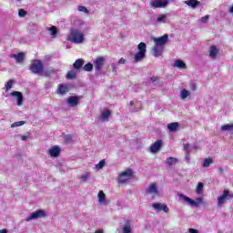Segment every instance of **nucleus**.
<instances>
[{
  "mask_svg": "<svg viewBox=\"0 0 233 233\" xmlns=\"http://www.w3.org/2000/svg\"><path fill=\"white\" fill-rule=\"evenodd\" d=\"M25 121H18V122H15L11 125V128H15L17 127H23V125H25Z\"/></svg>",
  "mask_w": 233,
  "mask_h": 233,
  "instance_id": "obj_38",
  "label": "nucleus"
},
{
  "mask_svg": "<svg viewBox=\"0 0 233 233\" xmlns=\"http://www.w3.org/2000/svg\"><path fill=\"white\" fill-rule=\"evenodd\" d=\"M80 100L81 98L79 96H69L67 98V105L71 107L77 106V105H79Z\"/></svg>",
  "mask_w": 233,
  "mask_h": 233,
  "instance_id": "obj_17",
  "label": "nucleus"
},
{
  "mask_svg": "<svg viewBox=\"0 0 233 233\" xmlns=\"http://www.w3.org/2000/svg\"><path fill=\"white\" fill-rule=\"evenodd\" d=\"M13 85H14V80H9V81L7 82V85H6V92H8V90H10V89L12 88Z\"/></svg>",
  "mask_w": 233,
  "mask_h": 233,
  "instance_id": "obj_43",
  "label": "nucleus"
},
{
  "mask_svg": "<svg viewBox=\"0 0 233 233\" xmlns=\"http://www.w3.org/2000/svg\"><path fill=\"white\" fill-rule=\"evenodd\" d=\"M218 56H219V48H218L216 46H211L209 47L210 59H218Z\"/></svg>",
  "mask_w": 233,
  "mask_h": 233,
  "instance_id": "obj_15",
  "label": "nucleus"
},
{
  "mask_svg": "<svg viewBox=\"0 0 233 233\" xmlns=\"http://www.w3.org/2000/svg\"><path fill=\"white\" fill-rule=\"evenodd\" d=\"M154 210H156L157 212H165L166 214L168 213V207H167V205L162 204V203H154L152 205Z\"/></svg>",
  "mask_w": 233,
  "mask_h": 233,
  "instance_id": "obj_14",
  "label": "nucleus"
},
{
  "mask_svg": "<svg viewBox=\"0 0 233 233\" xmlns=\"http://www.w3.org/2000/svg\"><path fill=\"white\" fill-rule=\"evenodd\" d=\"M27 138H28V137H26V136H22V137H21L22 141H26Z\"/></svg>",
  "mask_w": 233,
  "mask_h": 233,
  "instance_id": "obj_52",
  "label": "nucleus"
},
{
  "mask_svg": "<svg viewBox=\"0 0 233 233\" xmlns=\"http://www.w3.org/2000/svg\"><path fill=\"white\" fill-rule=\"evenodd\" d=\"M173 66L174 68H178L179 70H185L187 68V64H185L181 59H177L175 60Z\"/></svg>",
  "mask_w": 233,
  "mask_h": 233,
  "instance_id": "obj_20",
  "label": "nucleus"
},
{
  "mask_svg": "<svg viewBox=\"0 0 233 233\" xmlns=\"http://www.w3.org/2000/svg\"><path fill=\"white\" fill-rule=\"evenodd\" d=\"M188 232H189V233H199V232L198 231V229H194V228H189V229H188Z\"/></svg>",
  "mask_w": 233,
  "mask_h": 233,
  "instance_id": "obj_49",
  "label": "nucleus"
},
{
  "mask_svg": "<svg viewBox=\"0 0 233 233\" xmlns=\"http://www.w3.org/2000/svg\"><path fill=\"white\" fill-rule=\"evenodd\" d=\"M137 50L138 52L134 56L136 63H139V61H143V59H145V55L147 54V44H145V42L138 44Z\"/></svg>",
  "mask_w": 233,
  "mask_h": 233,
  "instance_id": "obj_3",
  "label": "nucleus"
},
{
  "mask_svg": "<svg viewBox=\"0 0 233 233\" xmlns=\"http://www.w3.org/2000/svg\"><path fill=\"white\" fill-rule=\"evenodd\" d=\"M168 23V15L164 14V15H159L157 19L155 20V25H161Z\"/></svg>",
  "mask_w": 233,
  "mask_h": 233,
  "instance_id": "obj_18",
  "label": "nucleus"
},
{
  "mask_svg": "<svg viewBox=\"0 0 233 233\" xmlns=\"http://www.w3.org/2000/svg\"><path fill=\"white\" fill-rule=\"evenodd\" d=\"M229 14H233V5L229 7Z\"/></svg>",
  "mask_w": 233,
  "mask_h": 233,
  "instance_id": "obj_53",
  "label": "nucleus"
},
{
  "mask_svg": "<svg viewBox=\"0 0 233 233\" xmlns=\"http://www.w3.org/2000/svg\"><path fill=\"white\" fill-rule=\"evenodd\" d=\"M165 163L167 167H172V165H176V163H177V158L169 157L166 159Z\"/></svg>",
  "mask_w": 233,
  "mask_h": 233,
  "instance_id": "obj_27",
  "label": "nucleus"
},
{
  "mask_svg": "<svg viewBox=\"0 0 233 233\" xmlns=\"http://www.w3.org/2000/svg\"><path fill=\"white\" fill-rule=\"evenodd\" d=\"M47 31L50 32V35L55 37V35H57V27L56 26H51L47 27Z\"/></svg>",
  "mask_w": 233,
  "mask_h": 233,
  "instance_id": "obj_34",
  "label": "nucleus"
},
{
  "mask_svg": "<svg viewBox=\"0 0 233 233\" xmlns=\"http://www.w3.org/2000/svg\"><path fill=\"white\" fill-rule=\"evenodd\" d=\"M55 72H56V70H55L53 67H51V68L46 70V71H45V74H46V76H52V74H55Z\"/></svg>",
  "mask_w": 233,
  "mask_h": 233,
  "instance_id": "obj_42",
  "label": "nucleus"
},
{
  "mask_svg": "<svg viewBox=\"0 0 233 233\" xmlns=\"http://www.w3.org/2000/svg\"><path fill=\"white\" fill-rule=\"evenodd\" d=\"M11 57L15 59L16 63H23L25 61V53L13 54Z\"/></svg>",
  "mask_w": 233,
  "mask_h": 233,
  "instance_id": "obj_22",
  "label": "nucleus"
},
{
  "mask_svg": "<svg viewBox=\"0 0 233 233\" xmlns=\"http://www.w3.org/2000/svg\"><path fill=\"white\" fill-rule=\"evenodd\" d=\"M170 3V0H151V6L153 8H167Z\"/></svg>",
  "mask_w": 233,
  "mask_h": 233,
  "instance_id": "obj_10",
  "label": "nucleus"
},
{
  "mask_svg": "<svg viewBox=\"0 0 233 233\" xmlns=\"http://www.w3.org/2000/svg\"><path fill=\"white\" fill-rule=\"evenodd\" d=\"M123 233H132V226L130 225V222H127V224L124 225Z\"/></svg>",
  "mask_w": 233,
  "mask_h": 233,
  "instance_id": "obj_31",
  "label": "nucleus"
},
{
  "mask_svg": "<svg viewBox=\"0 0 233 233\" xmlns=\"http://www.w3.org/2000/svg\"><path fill=\"white\" fill-rule=\"evenodd\" d=\"M46 216V212L43 209L36 210L31 213L30 216L25 218V221H33V219H39V218H45Z\"/></svg>",
  "mask_w": 233,
  "mask_h": 233,
  "instance_id": "obj_9",
  "label": "nucleus"
},
{
  "mask_svg": "<svg viewBox=\"0 0 233 233\" xmlns=\"http://www.w3.org/2000/svg\"><path fill=\"white\" fill-rule=\"evenodd\" d=\"M97 198H98V201L101 205L105 204L106 196L103 191L98 192Z\"/></svg>",
  "mask_w": 233,
  "mask_h": 233,
  "instance_id": "obj_33",
  "label": "nucleus"
},
{
  "mask_svg": "<svg viewBox=\"0 0 233 233\" xmlns=\"http://www.w3.org/2000/svg\"><path fill=\"white\" fill-rule=\"evenodd\" d=\"M185 5H187V6H190L193 9L198 8V6H199V5H201V2L198 1V0H186Z\"/></svg>",
  "mask_w": 233,
  "mask_h": 233,
  "instance_id": "obj_21",
  "label": "nucleus"
},
{
  "mask_svg": "<svg viewBox=\"0 0 233 233\" xmlns=\"http://www.w3.org/2000/svg\"><path fill=\"white\" fill-rule=\"evenodd\" d=\"M208 15H205V16H203V17H201V19H200V21L202 22V23H208Z\"/></svg>",
  "mask_w": 233,
  "mask_h": 233,
  "instance_id": "obj_45",
  "label": "nucleus"
},
{
  "mask_svg": "<svg viewBox=\"0 0 233 233\" xmlns=\"http://www.w3.org/2000/svg\"><path fill=\"white\" fill-rule=\"evenodd\" d=\"M103 65H105V57H97L95 60V69L96 72H99L103 68Z\"/></svg>",
  "mask_w": 233,
  "mask_h": 233,
  "instance_id": "obj_19",
  "label": "nucleus"
},
{
  "mask_svg": "<svg viewBox=\"0 0 233 233\" xmlns=\"http://www.w3.org/2000/svg\"><path fill=\"white\" fill-rule=\"evenodd\" d=\"M178 198L183 199V201L187 203V205H190V207H198L203 203V198H196V200H193L192 198L187 197V195L184 194H179Z\"/></svg>",
  "mask_w": 233,
  "mask_h": 233,
  "instance_id": "obj_5",
  "label": "nucleus"
},
{
  "mask_svg": "<svg viewBox=\"0 0 233 233\" xmlns=\"http://www.w3.org/2000/svg\"><path fill=\"white\" fill-rule=\"evenodd\" d=\"M129 105L130 106H134V101H130Z\"/></svg>",
  "mask_w": 233,
  "mask_h": 233,
  "instance_id": "obj_55",
  "label": "nucleus"
},
{
  "mask_svg": "<svg viewBox=\"0 0 233 233\" xmlns=\"http://www.w3.org/2000/svg\"><path fill=\"white\" fill-rule=\"evenodd\" d=\"M163 147V141L157 140L155 143H153L150 146V152L151 154H157L159 150H161V147Z\"/></svg>",
  "mask_w": 233,
  "mask_h": 233,
  "instance_id": "obj_12",
  "label": "nucleus"
},
{
  "mask_svg": "<svg viewBox=\"0 0 233 233\" xmlns=\"http://www.w3.org/2000/svg\"><path fill=\"white\" fill-rule=\"evenodd\" d=\"M131 112H139V110H141V106H137V107H130Z\"/></svg>",
  "mask_w": 233,
  "mask_h": 233,
  "instance_id": "obj_46",
  "label": "nucleus"
},
{
  "mask_svg": "<svg viewBox=\"0 0 233 233\" xmlns=\"http://www.w3.org/2000/svg\"><path fill=\"white\" fill-rule=\"evenodd\" d=\"M93 68H94V65H92L91 63H88L84 66L85 72H92Z\"/></svg>",
  "mask_w": 233,
  "mask_h": 233,
  "instance_id": "obj_36",
  "label": "nucleus"
},
{
  "mask_svg": "<svg viewBox=\"0 0 233 233\" xmlns=\"http://www.w3.org/2000/svg\"><path fill=\"white\" fill-rule=\"evenodd\" d=\"M205 187V186H204L203 183H201V182H199V183L198 184L196 192H197V194H198V196L201 195V194H203V187Z\"/></svg>",
  "mask_w": 233,
  "mask_h": 233,
  "instance_id": "obj_35",
  "label": "nucleus"
},
{
  "mask_svg": "<svg viewBox=\"0 0 233 233\" xmlns=\"http://www.w3.org/2000/svg\"><path fill=\"white\" fill-rule=\"evenodd\" d=\"M105 160H100L98 164L96 165V170H101L105 167Z\"/></svg>",
  "mask_w": 233,
  "mask_h": 233,
  "instance_id": "obj_40",
  "label": "nucleus"
},
{
  "mask_svg": "<svg viewBox=\"0 0 233 233\" xmlns=\"http://www.w3.org/2000/svg\"><path fill=\"white\" fill-rule=\"evenodd\" d=\"M178 127H179V123L177 122H173L167 125V130H169V132H176Z\"/></svg>",
  "mask_w": 233,
  "mask_h": 233,
  "instance_id": "obj_24",
  "label": "nucleus"
},
{
  "mask_svg": "<svg viewBox=\"0 0 233 233\" xmlns=\"http://www.w3.org/2000/svg\"><path fill=\"white\" fill-rule=\"evenodd\" d=\"M187 97H190V91L187 90V89H182L180 91V98L185 101V99H187Z\"/></svg>",
  "mask_w": 233,
  "mask_h": 233,
  "instance_id": "obj_29",
  "label": "nucleus"
},
{
  "mask_svg": "<svg viewBox=\"0 0 233 233\" xmlns=\"http://www.w3.org/2000/svg\"><path fill=\"white\" fill-rule=\"evenodd\" d=\"M186 161L187 163L190 161V155L188 154V152H187V154H186Z\"/></svg>",
  "mask_w": 233,
  "mask_h": 233,
  "instance_id": "obj_48",
  "label": "nucleus"
},
{
  "mask_svg": "<svg viewBox=\"0 0 233 233\" xmlns=\"http://www.w3.org/2000/svg\"><path fill=\"white\" fill-rule=\"evenodd\" d=\"M83 65H85V62L83 61V59L79 58L76 60V62L73 64V67L76 68V70H79V68H81Z\"/></svg>",
  "mask_w": 233,
  "mask_h": 233,
  "instance_id": "obj_28",
  "label": "nucleus"
},
{
  "mask_svg": "<svg viewBox=\"0 0 233 233\" xmlns=\"http://www.w3.org/2000/svg\"><path fill=\"white\" fill-rule=\"evenodd\" d=\"M77 10L78 12H84V14H88V9H86V7L84 5H78Z\"/></svg>",
  "mask_w": 233,
  "mask_h": 233,
  "instance_id": "obj_41",
  "label": "nucleus"
},
{
  "mask_svg": "<svg viewBox=\"0 0 233 233\" xmlns=\"http://www.w3.org/2000/svg\"><path fill=\"white\" fill-rule=\"evenodd\" d=\"M76 76V71L71 70L67 72L66 77L67 79H75Z\"/></svg>",
  "mask_w": 233,
  "mask_h": 233,
  "instance_id": "obj_37",
  "label": "nucleus"
},
{
  "mask_svg": "<svg viewBox=\"0 0 233 233\" xmlns=\"http://www.w3.org/2000/svg\"><path fill=\"white\" fill-rule=\"evenodd\" d=\"M133 176L134 172L132 171V169H127L126 171H123L118 175L117 182L120 183V185H123L129 181V179H132Z\"/></svg>",
  "mask_w": 233,
  "mask_h": 233,
  "instance_id": "obj_4",
  "label": "nucleus"
},
{
  "mask_svg": "<svg viewBox=\"0 0 233 233\" xmlns=\"http://www.w3.org/2000/svg\"><path fill=\"white\" fill-rule=\"evenodd\" d=\"M18 15L19 17H25V15H26V11H25L24 9H19Z\"/></svg>",
  "mask_w": 233,
  "mask_h": 233,
  "instance_id": "obj_44",
  "label": "nucleus"
},
{
  "mask_svg": "<svg viewBox=\"0 0 233 233\" xmlns=\"http://www.w3.org/2000/svg\"><path fill=\"white\" fill-rule=\"evenodd\" d=\"M199 146L194 144L193 146H190L189 144H184V150L185 152H192L193 150H198Z\"/></svg>",
  "mask_w": 233,
  "mask_h": 233,
  "instance_id": "obj_23",
  "label": "nucleus"
},
{
  "mask_svg": "<svg viewBox=\"0 0 233 233\" xmlns=\"http://www.w3.org/2000/svg\"><path fill=\"white\" fill-rule=\"evenodd\" d=\"M220 128L223 132H231V130H233V124H227V125L221 126Z\"/></svg>",
  "mask_w": 233,
  "mask_h": 233,
  "instance_id": "obj_32",
  "label": "nucleus"
},
{
  "mask_svg": "<svg viewBox=\"0 0 233 233\" xmlns=\"http://www.w3.org/2000/svg\"><path fill=\"white\" fill-rule=\"evenodd\" d=\"M214 160L211 157L205 158L202 162V168H208L210 165H213Z\"/></svg>",
  "mask_w": 233,
  "mask_h": 233,
  "instance_id": "obj_25",
  "label": "nucleus"
},
{
  "mask_svg": "<svg viewBox=\"0 0 233 233\" xmlns=\"http://www.w3.org/2000/svg\"><path fill=\"white\" fill-rule=\"evenodd\" d=\"M227 199H233V193H230L228 189H225L222 195L218 198V206L221 207L224 203H227Z\"/></svg>",
  "mask_w": 233,
  "mask_h": 233,
  "instance_id": "obj_7",
  "label": "nucleus"
},
{
  "mask_svg": "<svg viewBox=\"0 0 233 233\" xmlns=\"http://www.w3.org/2000/svg\"><path fill=\"white\" fill-rule=\"evenodd\" d=\"M110 110H105L100 115L101 121H108V117H110Z\"/></svg>",
  "mask_w": 233,
  "mask_h": 233,
  "instance_id": "obj_26",
  "label": "nucleus"
},
{
  "mask_svg": "<svg viewBox=\"0 0 233 233\" xmlns=\"http://www.w3.org/2000/svg\"><path fill=\"white\" fill-rule=\"evenodd\" d=\"M70 92V86L68 84H59L57 86L56 94L58 96H66Z\"/></svg>",
  "mask_w": 233,
  "mask_h": 233,
  "instance_id": "obj_11",
  "label": "nucleus"
},
{
  "mask_svg": "<svg viewBox=\"0 0 233 233\" xmlns=\"http://www.w3.org/2000/svg\"><path fill=\"white\" fill-rule=\"evenodd\" d=\"M146 195L151 196V198H159L161 193L159 192V188L156 183H151L146 189Z\"/></svg>",
  "mask_w": 233,
  "mask_h": 233,
  "instance_id": "obj_6",
  "label": "nucleus"
},
{
  "mask_svg": "<svg viewBox=\"0 0 233 233\" xmlns=\"http://www.w3.org/2000/svg\"><path fill=\"white\" fill-rule=\"evenodd\" d=\"M153 42L155 44L153 47V55L155 56V57H159V56L163 54L165 46L168 42V35H164L160 37H154Z\"/></svg>",
  "mask_w": 233,
  "mask_h": 233,
  "instance_id": "obj_1",
  "label": "nucleus"
},
{
  "mask_svg": "<svg viewBox=\"0 0 233 233\" xmlns=\"http://www.w3.org/2000/svg\"><path fill=\"white\" fill-rule=\"evenodd\" d=\"M191 90L196 91L197 90V86H196V84H192L191 86H190Z\"/></svg>",
  "mask_w": 233,
  "mask_h": 233,
  "instance_id": "obj_50",
  "label": "nucleus"
},
{
  "mask_svg": "<svg viewBox=\"0 0 233 233\" xmlns=\"http://www.w3.org/2000/svg\"><path fill=\"white\" fill-rule=\"evenodd\" d=\"M74 26H76L75 28H83V26H85V21L83 20H75L73 23Z\"/></svg>",
  "mask_w": 233,
  "mask_h": 233,
  "instance_id": "obj_30",
  "label": "nucleus"
},
{
  "mask_svg": "<svg viewBox=\"0 0 233 233\" xmlns=\"http://www.w3.org/2000/svg\"><path fill=\"white\" fill-rule=\"evenodd\" d=\"M67 41L75 43V45H81L85 43V34L79 28H72L67 35Z\"/></svg>",
  "mask_w": 233,
  "mask_h": 233,
  "instance_id": "obj_2",
  "label": "nucleus"
},
{
  "mask_svg": "<svg viewBox=\"0 0 233 233\" xmlns=\"http://www.w3.org/2000/svg\"><path fill=\"white\" fill-rule=\"evenodd\" d=\"M81 181H88L90 179V172H86L80 177Z\"/></svg>",
  "mask_w": 233,
  "mask_h": 233,
  "instance_id": "obj_39",
  "label": "nucleus"
},
{
  "mask_svg": "<svg viewBox=\"0 0 233 233\" xmlns=\"http://www.w3.org/2000/svg\"><path fill=\"white\" fill-rule=\"evenodd\" d=\"M33 74H41L43 72V63L40 60H34L30 66Z\"/></svg>",
  "mask_w": 233,
  "mask_h": 233,
  "instance_id": "obj_8",
  "label": "nucleus"
},
{
  "mask_svg": "<svg viewBox=\"0 0 233 233\" xmlns=\"http://www.w3.org/2000/svg\"><path fill=\"white\" fill-rule=\"evenodd\" d=\"M126 63H127V59H125V58H120L118 60V65H125Z\"/></svg>",
  "mask_w": 233,
  "mask_h": 233,
  "instance_id": "obj_47",
  "label": "nucleus"
},
{
  "mask_svg": "<svg viewBox=\"0 0 233 233\" xmlns=\"http://www.w3.org/2000/svg\"><path fill=\"white\" fill-rule=\"evenodd\" d=\"M66 141H72V136L70 135L66 136Z\"/></svg>",
  "mask_w": 233,
  "mask_h": 233,
  "instance_id": "obj_51",
  "label": "nucleus"
},
{
  "mask_svg": "<svg viewBox=\"0 0 233 233\" xmlns=\"http://www.w3.org/2000/svg\"><path fill=\"white\" fill-rule=\"evenodd\" d=\"M8 231L6 229H2L0 233H7Z\"/></svg>",
  "mask_w": 233,
  "mask_h": 233,
  "instance_id": "obj_54",
  "label": "nucleus"
},
{
  "mask_svg": "<svg viewBox=\"0 0 233 233\" xmlns=\"http://www.w3.org/2000/svg\"><path fill=\"white\" fill-rule=\"evenodd\" d=\"M113 70H116V65H113Z\"/></svg>",
  "mask_w": 233,
  "mask_h": 233,
  "instance_id": "obj_56",
  "label": "nucleus"
},
{
  "mask_svg": "<svg viewBox=\"0 0 233 233\" xmlns=\"http://www.w3.org/2000/svg\"><path fill=\"white\" fill-rule=\"evenodd\" d=\"M61 153V148L57 146H53L51 148L48 149V154L51 157H58L59 154Z\"/></svg>",
  "mask_w": 233,
  "mask_h": 233,
  "instance_id": "obj_16",
  "label": "nucleus"
},
{
  "mask_svg": "<svg viewBox=\"0 0 233 233\" xmlns=\"http://www.w3.org/2000/svg\"><path fill=\"white\" fill-rule=\"evenodd\" d=\"M10 96L12 97H16V105L17 106H23V93L19 92V91H14L12 93H10Z\"/></svg>",
  "mask_w": 233,
  "mask_h": 233,
  "instance_id": "obj_13",
  "label": "nucleus"
}]
</instances>
